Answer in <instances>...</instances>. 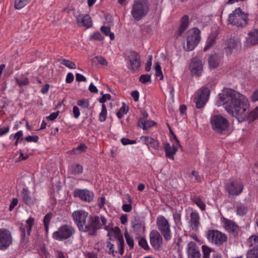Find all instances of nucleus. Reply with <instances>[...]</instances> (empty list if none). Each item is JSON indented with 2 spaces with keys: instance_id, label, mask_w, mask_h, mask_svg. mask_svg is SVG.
<instances>
[{
  "instance_id": "obj_1",
  "label": "nucleus",
  "mask_w": 258,
  "mask_h": 258,
  "mask_svg": "<svg viewBox=\"0 0 258 258\" xmlns=\"http://www.w3.org/2000/svg\"><path fill=\"white\" fill-rule=\"evenodd\" d=\"M217 104L218 106L224 105L226 110L239 122H251L258 118V106L249 112L250 104L248 99L230 88H224L223 93L219 94Z\"/></svg>"
},
{
  "instance_id": "obj_2",
  "label": "nucleus",
  "mask_w": 258,
  "mask_h": 258,
  "mask_svg": "<svg viewBox=\"0 0 258 258\" xmlns=\"http://www.w3.org/2000/svg\"><path fill=\"white\" fill-rule=\"evenodd\" d=\"M72 217L79 230L91 237L96 236L98 231L102 229L107 223L103 215L92 216L83 210L74 211Z\"/></svg>"
},
{
  "instance_id": "obj_3",
  "label": "nucleus",
  "mask_w": 258,
  "mask_h": 258,
  "mask_svg": "<svg viewBox=\"0 0 258 258\" xmlns=\"http://www.w3.org/2000/svg\"><path fill=\"white\" fill-rule=\"evenodd\" d=\"M103 228L108 232L107 236L114 235L116 240L118 252L122 255L124 253V241L123 236L120 233V229L118 227L113 228L112 223H109L108 225L106 224Z\"/></svg>"
},
{
  "instance_id": "obj_4",
  "label": "nucleus",
  "mask_w": 258,
  "mask_h": 258,
  "mask_svg": "<svg viewBox=\"0 0 258 258\" xmlns=\"http://www.w3.org/2000/svg\"><path fill=\"white\" fill-rule=\"evenodd\" d=\"M201 34L200 30L197 27L191 28L186 32L185 49L187 51L194 50L200 43L201 39Z\"/></svg>"
},
{
  "instance_id": "obj_5",
  "label": "nucleus",
  "mask_w": 258,
  "mask_h": 258,
  "mask_svg": "<svg viewBox=\"0 0 258 258\" xmlns=\"http://www.w3.org/2000/svg\"><path fill=\"white\" fill-rule=\"evenodd\" d=\"M148 12V4L146 0H135L131 14L136 21L140 20Z\"/></svg>"
},
{
  "instance_id": "obj_6",
  "label": "nucleus",
  "mask_w": 258,
  "mask_h": 258,
  "mask_svg": "<svg viewBox=\"0 0 258 258\" xmlns=\"http://www.w3.org/2000/svg\"><path fill=\"white\" fill-rule=\"evenodd\" d=\"M228 24L237 27H243L247 24V15L240 8L236 9L228 17Z\"/></svg>"
},
{
  "instance_id": "obj_7",
  "label": "nucleus",
  "mask_w": 258,
  "mask_h": 258,
  "mask_svg": "<svg viewBox=\"0 0 258 258\" xmlns=\"http://www.w3.org/2000/svg\"><path fill=\"white\" fill-rule=\"evenodd\" d=\"M212 129L217 134H222L228 127L229 122L221 115H214L210 119Z\"/></svg>"
},
{
  "instance_id": "obj_8",
  "label": "nucleus",
  "mask_w": 258,
  "mask_h": 258,
  "mask_svg": "<svg viewBox=\"0 0 258 258\" xmlns=\"http://www.w3.org/2000/svg\"><path fill=\"white\" fill-rule=\"evenodd\" d=\"M157 228L163 236L164 240L168 241L172 238V232L170 225L168 221L163 216L157 217L156 220Z\"/></svg>"
},
{
  "instance_id": "obj_9",
  "label": "nucleus",
  "mask_w": 258,
  "mask_h": 258,
  "mask_svg": "<svg viewBox=\"0 0 258 258\" xmlns=\"http://www.w3.org/2000/svg\"><path fill=\"white\" fill-rule=\"evenodd\" d=\"M75 232V229L73 227L63 224L52 233V237L55 240L62 241L70 238Z\"/></svg>"
},
{
  "instance_id": "obj_10",
  "label": "nucleus",
  "mask_w": 258,
  "mask_h": 258,
  "mask_svg": "<svg viewBox=\"0 0 258 258\" xmlns=\"http://www.w3.org/2000/svg\"><path fill=\"white\" fill-rule=\"evenodd\" d=\"M208 240L217 246H221L227 241V236L218 230H210L206 234Z\"/></svg>"
},
{
  "instance_id": "obj_11",
  "label": "nucleus",
  "mask_w": 258,
  "mask_h": 258,
  "mask_svg": "<svg viewBox=\"0 0 258 258\" xmlns=\"http://www.w3.org/2000/svg\"><path fill=\"white\" fill-rule=\"evenodd\" d=\"M34 222V218L30 217L26 220L25 225L21 224L19 228L21 232V244H25L28 242V237L31 234Z\"/></svg>"
},
{
  "instance_id": "obj_12",
  "label": "nucleus",
  "mask_w": 258,
  "mask_h": 258,
  "mask_svg": "<svg viewBox=\"0 0 258 258\" xmlns=\"http://www.w3.org/2000/svg\"><path fill=\"white\" fill-rule=\"evenodd\" d=\"M13 243L11 231L6 228H0V250H5Z\"/></svg>"
},
{
  "instance_id": "obj_13",
  "label": "nucleus",
  "mask_w": 258,
  "mask_h": 258,
  "mask_svg": "<svg viewBox=\"0 0 258 258\" xmlns=\"http://www.w3.org/2000/svg\"><path fill=\"white\" fill-rule=\"evenodd\" d=\"M210 94V91L208 87H202L200 89L194 99L197 108H202L204 106L208 100Z\"/></svg>"
},
{
  "instance_id": "obj_14",
  "label": "nucleus",
  "mask_w": 258,
  "mask_h": 258,
  "mask_svg": "<svg viewBox=\"0 0 258 258\" xmlns=\"http://www.w3.org/2000/svg\"><path fill=\"white\" fill-rule=\"evenodd\" d=\"M162 234L156 230H153L149 234L150 243L152 247L156 250H161L163 246Z\"/></svg>"
},
{
  "instance_id": "obj_15",
  "label": "nucleus",
  "mask_w": 258,
  "mask_h": 258,
  "mask_svg": "<svg viewBox=\"0 0 258 258\" xmlns=\"http://www.w3.org/2000/svg\"><path fill=\"white\" fill-rule=\"evenodd\" d=\"M226 189L229 195L238 196L242 192L243 185L240 180H233L227 183Z\"/></svg>"
},
{
  "instance_id": "obj_16",
  "label": "nucleus",
  "mask_w": 258,
  "mask_h": 258,
  "mask_svg": "<svg viewBox=\"0 0 258 258\" xmlns=\"http://www.w3.org/2000/svg\"><path fill=\"white\" fill-rule=\"evenodd\" d=\"M203 63L202 59L198 56L194 57L189 64V70L192 75L199 77L203 70Z\"/></svg>"
},
{
  "instance_id": "obj_17",
  "label": "nucleus",
  "mask_w": 258,
  "mask_h": 258,
  "mask_svg": "<svg viewBox=\"0 0 258 258\" xmlns=\"http://www.w3.org/2000/svg\"><path fill=\"white\" fill-rule=\"evenodd\" d=\"M75 197L79 198L82 201L90 203L94 199V194L87 189H76L74 192Z\"/></svg>"
},
{
  "instance_id": "obj_18",
  "label": "nucleus",
  "mask_w": 258,
  "mask_h": 258,
  "mask_svg": "<svg viewBox=\"0 0 258 258\" xmlns=\"http://www.w3.org/2000/svg\"><path fill=\"white\" fill-rule=\"evenodd\" d=\"M187 258H201V254L199 247L194 241L189 242L186 247Z\"/></svg>"
},
{
  "instance_id": "obj_19",
  "label": "nucleus",
  "mask_w": 258,
  "mask_h": 258,
  "mask_svg": "<svg viewBox=\"0 0 258 258\" xmlns=\"http://www.w3.org/2000/svg\"><path fill=\"white\" fill-rule=\"evenodd\" d=\"M127 59L131 66V69L133 71L137 70L141 64V58L140 55L135 51L129 52Z\"/></svg>"
},
{
  "instance_id": "obj_20",
  "label": "nucleus",
  "mask_w": 258,
  "mask_h": 258,
  "mask_svg": "<svg viewBox=\"0 0 258 258\" xmlns=\"http://www.w3.org/2000/svg\"><path fill=\"white\" fill-rule=\"evenodd\" d=\"M140 141L142 144L147 146L149 149L152 148L154 150H159L160 148L159 142L151 137L142 136L140 137Z\"/></svg>"
},
{
  "instance_id": "obj_21",
  "label": "nucleus",
  "mask_w": 258,
  "mask_h": 258,
  "mask_svg": "<svg viewBox=\"0 0 258 258\" xmlns=\"http://www.w3.org/2000/svg\"><path fill=\"white\" fill-rule=\"evenodd\" d=\"M223 222L224 224L223 227L226 231L229 232L233 236L237 235L239 231V227L232 220L224 218Z\"/></svg>"
},
{
  "instance_id": "obj_22",
  "label": "nucleus",
  "mask_w": 258,
  "mask_h": 258,
  "mask_svg": "<svg viewBox=\"0 0 258 258\" xmlns=\"http://www.w3.org/2000/svg\"><path fill=\"white\" fill-rule=\"evenodd\" d=\"M188 224L190 228L197 231L200 225V217L199 213L196 211L190 213Z\"/></svg>"
},
{
  "instance_id": "obj_23",
  "label": "nucleus",
  "mask_w": 258,
  "mask_h": 258,
  "mask_svg": "<svg viewBox=\"0 0 258 258\" xmlns=\"http://www.w3.org/2000/svg\"><path fill=\"white\" fill-rule=\"evenodd\" d=\"M189 25V17L187 15L183 16L180 20V25L175 33L176 38L182 36Z\"/></svg>"
},
{
  "instance_id": "obj_24",
  "label": "nucleus",
  "mask_w": 258,
  "mask_h": 258,
  "mask_svg": "<svg viewBox=\"0 0 258 258\" xmlns=\"http://www.w3.org/2000/svg\"><path fill=\"white\" fill-rule=\"evenodd\" d=\"M21 194L23 201L26 205L29 206H32L34 205L36 198L31 195L30 191L27 188H23Z\"/></svg>"
},
{
  "instance_id": "obj_25",
  "label": "nucleus",
  "mask_w": 258,
  "mask_h": 258,
  "mask_svg": "<svg viewBox=\"0 0 258 258\" xmlns=\"http://www.w3.org/2000/svg\"><path fill=\"white\" fill-rule=\"evenodd\" d=\"M175 144H173L172 146L167 143L164 144V151L165 152V156L172 160L174 159V155L176 153L177 151V146H180V144H177V142Z\"/></svg>"
},
{
  "instance_id": "obj_26",
  "label": "nucleus",
  "mask_w": 258,
  "mask_h": 258,
  "mask_svg": "<svg viewBox=\"0 0 258 258\" xmlns=\"http://www.w3.org/2000/svg\"><path fill=\"white\" fill-rule=\"evenodd\" d=\"M77 21L79 26H86L87 28L91 27L92 24L91 18L89 15L78 16Z\"/></svg>"
},
{
  "instance_id": "obj_27",
  "label": "nucleus",
  "mask_w": 258,
  "mask_h": 258,
  "mask_svg": "<svg viewBox=\"0 0 258 258\" xmlns=\"http://www.w3.org/2000/svg\"><path fill=\"white\" fill-rule=\"evenodd\" d=\"M224 50L227 55H230L233 50L237 48L238 42L233 39H229L225 42Z\"/></svg>"
},
{
  "instance_id": "obj_28",
  "label": "nucleus",
  "mask_w": 258,
  "mask_h": 258,
  "mask_svg": "<svg viewBox=\"0 0 258 258\" xmlns=\"http://www.w3.org/2000/svg\"><path fill=\"white\" fill-rule=\"evenodd\" d=\"M248 43L254 45L258 44V29L250 31L246 37Z\"/></svg>"
},
{
  "instance_id": "obj_29",
  "label": "nucleus",
  "mask_w": 258,
  "mask_h": 258,
  "mask_svg": "<svg viewBox=\"0 0 258 258\" xmlns=\"http://www.w3.org/2000/svg\"><path fill=\"white\" fill-rule=\"evenodd\" d=\"M156 124V122L153 120H146L142 118H140L138 120V126L144 130H147Z\"/></svg>"
},
{
  "instance_id": "obj_30",
  "label": "nucleus",
  "mask_w": 258,
  "mask_h": 258,
  "mask_svg": "<svg viewBox=\"0 0 258 258\" xmlns=\"http://www.w3.org/2000/svg\"><path fill=\"white\" fill-rule=\"evenodd\" d=\"M83 171V167L79 164H73L71 165L69 169L70 174L75 176L82 174Z\"/></svg>"
},
{
  "instance_id": "obj_31",
  "label": "nucleus",
  "mask_w": 258,
  "mask_h": 258,
  "mask_svg": "<svg viewBox=\"0 0 258 258\" xmlns=\"http://www.w3.org/2000/svg\"><path fill=\"white\" fill-rule=\"evenodd\" d=\"M220 60V57L217 54L211 55L209 58L208 63L210 68H216L219 64Z\"/></svg>"
},
{
  "instance_id": "obj_32",
  "label": "nucleus",
  "mask_w": 258,
  "mask_h": 258,
  "mask_svg": "<svg viewBox=\"0 0 258 258\" xmlns=\"http://www.w3.org/2000/svg\"><path fill=\"white\" fill-rule=\"evenodd\" d=\"M191 200L202 211L206 209V205L200 196H194Z\"/></svg>"
},
{
  "instance_id": "obj_33",
  "label": "nucleus",
  "mask_w": 258,
  "mask_h": 258,
  "mask_svg": "<svg viewBox=\"0 0 258 258\" xmlns=\"http://www.w3.org/2000/svg\"><path fill=\"white\" fill-rule=\"evenodd\" d=\"M101 31L106 36H109L111 40L115 38L114 34L110 31V28L105 26H102L100 28Z\"/></svg>"
},
{
  "instance_id": "obj_34",
  "label": "nucleus",
  "mask_w": 258,
  "mask_h": 258,
  "mask_svg": "<svg viewBox=\"0 0 258 258\" xmlns=\"http://www.w3.org/2000/svg\"><path fill=\"white\" fill-rule=\"evenodd\" d=\"M128 106L126 105L125 103H122V106L120 107L116 114L117 117L119 119L121 118L124 114L128 112Z\"/></svg>"
},
{
  "instance_id": "obj_35",
  "label": "nucleus",
  "mask_w": 258,
  "mask_h": 258,
  "mask_svg": "<svg viewBox=\"0 0 258 258\" xmlns=\"http://www.w3.org/2000/svg\"><path fill=\"white\" fill-rule=\"evenodd\" d=\"M107 114V108L104 104H102L101 106V111L99 114V120L100 122H104L106 119Z\"/></svg>"
},
{
  "instance_id": "obj_36",
  "label": "nucleus",
  "mask_w": 258,
  "mask_h": 258,
  "mask_svg": "<svg viewBox=\"0 0 258 258\" xmlns=\"http://www.w3.org/2000/svg\"><path fill=\"white\" fill-rule=\"evenodd\" d=\"M59 61L60 63L65 66L66 67L70 69H75L76 68V65L74 62L65 58L59 59Z\"/></svg>"
},
{
  "instance_id": "obj_37",
  "label": "nucleus",
  "mask_w": 258,
  "mask_h": 258,
  "mask_svg": "<svg viewBox=\"0 0 258 258\" xmlns=\"http://www.w3.org/2000/svg\"><path fill=\"white\" fill-rule=\"evenodd\" d=\"M52 218V214L51 213H48L46 214L44 218H43V224L45 228V230L46 232L47 233L49 229V224L50 221V220Z\"/></svg>"
},
{
  "instance_id": "obj_38",
  "label": "nucleus",
  "mask_w": 258,
  "mask_h": 258,
  "mask_svg": "<svg viewBox=\"0 0 258 258\" xmlns=\"http://www.w3.org/2000/svg\"><path fill=\"white\" fill-rule=\"evenodd\" d=\"M87 147L84 144H81L76 148L72 150V153L75 154H80L83 152H85Z\"/></svg>"
},
{
  "instance_id": "obj_39",
  "label": "nucleus",
  "mask_w": 258,
  "mask_h": 258,
  "mask_svg": "<svg viewBox=\"0 0 258 258\" xmlns=\"http://www.w3.org/2000/svg\"><path fill=\"white\" fill-rule=\"evenodd\" d=\"M248 243L250 246H253L255 249H258V236H251L248 239Z\"/></svg>"
},
{
  "instance_id": "obj_40",
  "label": "nucleus",
  "mask_w": 258,
  "mask_h": 258,
  "mask_svg": "<svg viewBox=\"0 0 258 258\" xmlns=\"http://www.w3.org/2000/svg\"><path fill=\"white\" fill-rule=\"evenodd\" d=\"M16 82L20 87L27 85L29 83L28 78L23 76L19 77L17 78Z\"/></svg>"
},
{
  "instance_id": "obj_41",
  "label": "nucleus",
  "mask_w": 258,
  "mask_h": 258,
  "mask_svg": "<svg viewBox=\"0 0 258 258\" xmlns=\"http://www.w3.org/2000/svg\"><path fill=\"white\" fill-rule=\"evenodd\" d=\"M30 0H15V6L17 9H21L24 7Z\"/></svg>"
},
{
  "instance_id": "obj_42",
  "label": "nucleus",
  "mask_w": 258,
  "mask_h": 258,
  "mask_svg": "<svg viewBox=\"0 0 258 258\" xmlns=\"http://www.w3.org/2000/svg\"><path fill=\"white\" fill-rule=\"evenodd\" d=\"M216 43V38L214 37H210L208 38L206 44L204 48V51H206L212 46H213Z\"/></svg>"
},
{
  "instance_id": "obj_43",
  "label": "nucleus",
  "mask_w": 258,
  "mask_h": 258,
  "mask_svg": "<svg viewBox=\"0 0 258 258\" xmlns=\"http://www.w3.org/2000/svg\"><path fill=\"white\" fill-rule=\"evenodd\" d=\"M124 237L126 239V243L130 246V248H133L134 246V241L133 238L130 235V234L127 231H125L124 232Z\"/></svg>"
},
{
  "instance_id": "obj_44",
  "label": "nucleus",
  "mask_w": 258,
  "mask_h": 258,
  "mask_svg": "<svg viewBox=\"0 0 258 258\" xmlns=\"http://www.w3.org/2000/svg\"><path fill=\"white\" fill-rule=\"evenodd\" d=\"M247 212V208L244 205H240L237 207L236 213L239 216H243Z\"/></svg>"
},
{
  "instance_id": "obj_45",
  "label": "nucleus",
  "mask_w": 258,
  "mask_h": 258,
  "mask_svg": "<svg viewBox=\"0 0 258 258\" xmlns=\"http://www.w3.org/2000/svg\"><path fill=\"white\" fill-rule=\"evenodd\" d=\"M202 249L203 253V258H210L211 248L206 245H203Z\"/></svg>"
},
{
  "instance_id": "obj_46",
  "label": "nucleus",
  "mask_w": 258,
  "mask_h": 258,
  "mask_svg": "<svg viewBox=\"0 0 258 258\" xmlns=\"http://www.w3.org/2000/svg\"><path fill=\"white\" fill-rule=\"evenodd\" d=\"M155 70V75L157 77H160V80H162L163 79V75L162 72L161 68L159 62H157L155 64L154 67Z\"/></svg>"
},
{
  "instance_id": "obj_47",
  "label": "nucleus",
  "mask_w": 258,
  "mask_h": 258,
  "mask_svg": "<svg viewBox=\"0 0 258 258\" xmlns=\"http://www.w3.org/2000/svg\"><path fill=\"white\" fill-rule=\"evenodd\" d=\"M93 60L97 61L98 64L103 66H106L108 64L107 61L103 57L100 55L94 57Z\"/></svg>"
},
{
  "instance_id": "obj_48",
  "label": "nucleus",
  "mask_w": 258,
  "mask_h": 258,
  "mask_svg": "<svg viewBox=\"0 0 258 258\" xmlns=\"http://www.w3.org/2000/svg\"><path fill=\"white\" fill-rule=\"evenodd\" d=\"M138 244L140 247L145 250H149L150 249L148 242L145 238H139Z\"/></svg>"
},
{
  "instance_id": "obj_49",
  "label": "nucleus",
  "mask_w": 258,
  "mask_h": 258,
  "mask_svg": "<svg viewBox=\"0 0 258 258\" xmlns=\"http://www.w3.org/2000/svg\"><path fill=\"white\" fill-rule=\"evenodd\" d=\"M181 214L180 211H176L173 214V218L176 225H181Z\"/></svg>"
},
{
  "instance_id": "obj_50",
  "label": "nucleus",
  "mask_w": 258,
  "mask_h": 258,
  "mask_svg": "<svg viewBox=\"0 0 258 258\" xmlns=\"http://www.w3.org/2000/svg\"><path fill=\"white\" fill-rule=\"evenodd\" d=\"M89 39L90 40H95L102 41L103 40L104 37L102 35L100 32L96 31L90 36Z\"/></svg>"
},
{
  "instance_id": "obj_51",
  "label": "nucleus",
  "mask_w": 258,
  "mask_h": 258,
  "mask_svg": "<svg viewBox=\"0 0 258 258\" xmlns=\"http://www.w3.org/2000/svg\"><path fill=\"white\" fill-rule=\"evenodd\" d=\"M77 104L79 106L83 109L87 108L90 105L89 101L88 100L84 99L78 100Z\"/></svg>"
},
{
  "instance_id": "obj_52",
  "label": "nucleus",
  "mask_w": 258,
  "mask_h": 258,
  "mask_svg": "<svg viewBox=\"0 0 258 258\" xmlns=\"http://www.w3.org/2000/svg\"><path fill=\"white\" fill-rule=\"evenodd\" d=\"M246 258H258V249L253 248L248 251Z\"/></svg>"
},
{
  "instance_id": "obj_53",
  "label": "nucleus",
  "mask_w": 258,
  "mask_h": 258,
  "mask_svg": "<svg viewBox=\"0 0 258 258\" xmlns=\"http://www.w3.org/2000/svg\"><path fill=\"white\" fill-rule=\"evenodd\" d=\"M106 247L108 248V253L114 255V253L117 252L114 249V245L110 241H106Z\"/></svg>"
},
{
  "instance_id": "obj_54",
  "label": "nucleus",
  "mask_w": 258,
  "mask_h": 258,
  "mask_svg": "<svg viewBox=\"0 0 258 258\" xmlns=\"http://www.w3.org/2000/svg\"><path fill=\"white\" fill-rule=\"evenodd\" d=\"M151 75L148 74L142 75L139 78V81L145 84L147 82H151Z\"/></svg>"
},
{
  "instance_id": "obj_55",
  "label": "nucleus",
  "mask_w": 258,
  "mask_h": 258,
  "mask_svg": "<svg viewBox=\"0 0 258 258\" xmlns=\"http://www.w3.org/2000/svg\"><path fill=\"white\" fill-rule=\"evenodd\" d=\"M120 141L122 144L124 146L135 144L137 143L136 141L135 140H130L129 139L125 138H122Z\"/></svg>"
},
{
  "instance_id": "obj_56",
  "label": "nucleus",
  "mask_w": 258,
  "mask_h": 258,
  "mask_svg": "<svg viewBox=\"0 0 258 258\" xmlns=\"http://www.w3.org/2000/svg\"><path fill=\"white\" fill-rule=\"evenodd\" d=\"M27 142L37 143L38 141L39 137L38 136H28L25 138Z\"/></svg>"
},
{
  "instance_id": "obj_57",
  "label": "nucleus",
  "mask_w": 258,
  "mask_h": 258,
  "mask_svg": "<svg viewBox=\"0 0 258 258\" xmlns=\"http://www.w3.org/2000/svg\"><path fill=\"white\" fill-rule=\"evenodd\" d=\"M83 254L85 258H98L97 254L93 251H85Z\"/></svg>"
},
{
  "instance_id": "obj_58",
  "label": "nucleus",
  "mask_w": 258,
  "mask_h": 258,
  "mask_svg": "<svg viewBox=\"0 0 258 258\" xmlns=\"http://www.w3.org/2000/svg\"><path fill=\"white\" fill-rule=\"evenodd\" d=\"M73 112L74 117L75 118H78L80 115V112L79 108L77 106H74L73 108Z\"/></svg>"
},
{
  "instance_id": "obj_59",
  "label": "nucleus",
  "mask_w": 258,
  "mask_h": 258,
  "mask_svg": "<svg viewBox=\"0 0 258 258\" xmlns=\"http://www.w3.org/2000/svg\"><path fill=\"white\" fill-rule=\"evenodd\" d=\"M111 95L109 94H103L101 98L99 100V102L104 104L107 100H110L111 99Z\"/></svg>"
},
{
  "instance_id": "obj_60",
  "label": "nucleus",
  "mask_w": 258,
  "mask_h": 258,
  "mask_svg": "<svg viewBox=\"0 0 258 258\" xmlns=\"http://www.w3.org/2000/svg\"><path fill=\"white\" fill-rule=\"evenodd\" d=\"M18 203V199L17 198L13 199L9 206V210L10 211H12L14 209L15 207L17 205Z\"/></svg>"
},
{
  "instance_id": "obj_61",
  "label": "nucleus",
  "mask_w": 258,
  "mask_h": 258,
  "mask_svg": "<svg viewBox=\"0 0 258 258\" xmlns=\"http://www.w3.org/2000/svg\"><path fill=\"white\" fill-rule=\"evenodd\" d=\"M59 111L54 112L46 117V119L49 120H54L58 115Z\"/></svg>"
},
{
  "instance_id": "obj_62",
  "label": "nucleus",
  "mask_w": 258,
  "mask_h": 258,
  "mask_svg": "<svg viewBox=\"0 0 258 258\" xmlns=\"http://www.w3.org/2000/svg\"><path fill=\"white\" fill-rule=\"evenodd\" d=\"M76 79L78 82H85L87 80L85 76L79 73L76 74Z\"/></svg>"
},
{
  "instance_id": "obj_63",
  "label": "nucleus",
  "mask_w": 258,
  "mask_h": 258,
  "mask_svg": "<svg viewBox=\"0 0 258 258\" xmlns=\"http://www.w3.org/2000/svg\"><path fill=\"white\" fill-rule=\"evenodd\" d=\"M74 75L72 73H69L67 75L66 82L67 83H71L74 81Z\"/></svg>"
},
{
  "instance_id": "obj_64",
  "label": "nucleus",
  "mask_w": 258,
  "mask_h": 258,
  "mask_svg": "<svg viewBox=\"0 0 258 258\" xmlns=\"http://www.w3.org/2000/svg\"><path fill=\"white\" fill-rule=\"evenodd\" d=\"M251 100L252 102L258 101V88L251 95Z\"/></svg>"
}]
</instances>
